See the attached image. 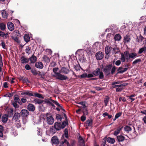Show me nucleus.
Returning a JSON list of instances; mask_svg holds the SVG:
<instances>
[{
  "instance_id": "nucleus-37",
  "label": "nucleus",
  "mask_w": 146,
  "mask_h": 146,
  "mask_svg": "<svg viewBox=\"0 0 146 146\" xmlns=\"http://www.w3.org/2000/svg\"><path fill=\"white\" fill-rule=\"evenodd\" d=\"M124 130L125 131L129 132L131 131V129L130 126H126L124 128Z\"/></svg>"
},
{
  "instance_id": "nucleus-31",
  "label": "nucleus",
  "mask_w": 146,
  "mask_h": 146,
  "mask_svg": "<svg viewBox=\"0 0 146 146\" xmlns=\"http://www.w3.org/2000/svg\"><path fill=\"white\" fill-rule=\"evenodd\" d=\"M109 99L110 98L108 96H107L105 98L104 100V102L105 103V106H107L109 101Z\"/></svg>"
},
{
  "instance_id": "nucleus-8",
  "label": "nucleus",
  "mask_w": 146,
  "mask_h": 146,
  "mask_svg": "<svg viewBox=\"0 0 146 146\" xmlns=\"http://www.w3.org/2000/svg\"><path fill=\"white\" fill-rule=\"evenodd\" d=\"M96 57L97 60H100L103 58L104 55L102 52L100 51L96 54Z\"/></svg>"
},
{
  "instance_id": "nucleus-15",
  "label": "nucleus",
  "mask_w": 146,
  "mask_h": 146,
  "mask_svg": "<svg viewBox=\"0 0 146 146\" xmlns=\"http://www.w3.org/2000/svg\"><path fill=\"white\" fill-rule=\"evenodd\" d=\"M35 66L37 68L42 69L43 67V65L41 62H37L35 64Z\"/></svg>"
},
{
  "instance_id": "nucleus-64",
  "label": "nucleus",
  "mask_w": 146,
  "mask_h": 146,
  "mask_svg": "<svg viewBox=\"0 0 146 146\" xmlns=\"http://www.w3.org/2000/svg\"><path fill=\"white\" fill-rule=\"evenodd\" d=\"M3 87L5 88H7L8 87V84L7 82H5L3 84Z\"/></svg>"
},
{
  "instance_id": "nucleus-14",
  "label": "nucleus",
  "mask_w": 146,
  "mask_h": 146,
  "mask_svg": "<svg viewBox=\"0 0 146 146\" xmlns=\"http://www.w3.org/2000/svg\"><path fill=\"white\" fill-rule=\"evenodd\" d=\"M123 127L122 126H120L118 127L117 129L114 131L113 133L114 135H117L119 133Z\"/></svg>"
},
{
  "instance_id": "nucleus-22",
  "label": "nucleus",
  "mask_w": 146,
  "mask_h": 146,
  "mask_svg": "<svg viewBox=\"0 0 146 146\" xmlns=\"http://www.w3.org/2000/svg\"><path fill=\"white\" fill-rule=\"evenodd\" d=\"M100 72V68H98L93 72L92 73L95 76H97L99 74Z\"/></svg>"
},
{
  "instance_id": "nucleus-5",
  "label": "nucleus",
  "mask_w": 146,
  "mask_h": 146,
  "mask_svg": "<svg viewBox=\"0 0 146 146\" xmlns=\"http://www.w3.org/2000/svg\"><path fill=\"white\" fill-rule=\"evenodd\" d=\"M56 131L54 126H51L50 127L49 130H48L46 132L47 134L49 136H52L55 133Z\"/></svg>"
},
{
  "instance_id": "nucleus-36",
  "label": "nucleus",
  "mask_w": 146,
  "mask_h": 146,
  "mask_svg": "<svg viewBox=\"0 0 146 146\" xmlns=\"http://www.w3.org/2000/svg\"><path fill=\"white\" fill-rule=\"evenodd\" d=\"M82 112L84 115H86L88 114V110L86 107L82 109Z\"/></svg>"
},
{
  "instance_id": "nucleus-43",
  "label": "nucleus",
  "mask_w": 146,
  "mask_h": 146,
  "mask_svg": "<svg viewBox=\"0 0 146 146\" xmlns=\"http://www.w3.org/2000/svg\"><path fill=\"white\" fill-rule=\"evenodd\" d=\"M35 101L36 103L38 104L42 103L43 102V100L38 99H35Z\"/></svg>"
},
{
  "instance_id": "nucleus-13",
  "label": "nucleus",
  "mask_w": 146,
  "mask_h": 146,
  "mask_svg": "<svg viewBox=\"0 0 146 146\" xmlns=\"http://www.w3.org/2000/svg\"><path fill=\"white\" fill-rule=\"evenodd\" d=\"M112 49V48L110 46H106L105 48V52L106 54L107 55L108 54L110 53Z\"/></svg>"
},
{
  "instance_id": "nucleus-44",
  "label": "nucleus",
  "mask_w": 146,
  "mask_h": 146,
  "mask_svg": "<svg viewBox=\"0 0 146 146\" xmlns=\"http://www.w3.org/2000/svg\"><path fill=\"white\" fill-rule=\"evenodd\" d=\"M141 61V60L140 59H137L133 62L132 64L133 66H134L135 64H136L137 63L140 62Z\"/></svg>"
},
{
  "instance_id": "nucleus-16",
  "label": "nucleus",
  "mask_w": 146,
  "mask_h": 146,
  "mask_svg": "<svg viewBox=\"0 0 146 146\" xmlns=\"http://www.w3.org/2000/svg\"><path fill=\"white\" fill-rule=\"evenodd\" d=\"M27 109L30 111H34L35 110V108L33 105L30 104L28 106Z\"/></svg>"
},
{
  "instance_id": "nucleus-39",
  "label": "nucleus",
  "mask_w": 146,
  "mask_h": 146,
  "mask_svg": "<svg viewBox=\"0 0 146 146\" xmlns=\"http://www.w3.org/2000/svg\"><path fill=\"white\" fill-rule=\"evenodd\" d=\"M24 38L26 42H28L29 41L30 37L27 35H25L24 36Z\"/></svg>"
},
{
  "instance_id": "nucleus-9",
  "label": "nucleus",
  "mask_w": 146,
  "mask_h": 146,
  "mask_svg": "<svg viewBox=\"0 0 146 146\" xmlns=\"http://www.w3.org/2000/svg\"><path fill=\"white\" fill-rule=\"evenodd\" d=\"M21 113L22 116L24 117L27 116L29 115V112L28 111L26 110H22Z\"/></svg>"
},
{
  "instance_id": "nucleus-40",
  "label": "nucleus",
  "mask_w": 146,
  "mask_h": 146,
  "mask_svg": "<svg viewBox=\"0 0 146 146\" xmlns=\"http://www.w3.org/2000/svg\"><path fill=\"white\" fill-rule=\"evenodd\" d=\"M34 96L39 98H43V97L42 96V95L41 94H39L38 93H35L34 94Z\"/></svg>"
},
{
  "instance_id": "nucleus-29",
  "label": "nucleus",
  "mask_w": 146,
  "mask_h": 146,
  "mask_svg": "<svg viewBox=\"0 0 146 146\" xmlns=\"http://www.w3.org/2000/svg\"><path fill=\"white\" fill-rule=\"evenodd\" d=\"M66 144L67 146H69V145L68 142L67 141L66 139H64V141H62L61 143V144L60 145V146H64V144Z\"/></svg>"
},
{
  "instance_id": "nucleus-41",
  "label": "nucleus",
  "mask_w": 146,
  "mask_h": 146,
  "mask_svg": "<svg viewBox=\"0 0 146 146\" xmlns=\"http://www.w3.org/2000/svg\"><path fill=\"white\" fill-rule=\"evenodd\" d=\"M92 120L88 119L86 121V123L88 126H91L92 124Z\"/></svg>"
},
{
  "instance_id": "nucleus-28",
  "label": "nucleus",
  "mask_w": 146,
  "mask_h": 146,
  "mask_svg": "<svg viewBox=\"0 0 146 146\" xmlns=\"http://www.w3.org/2000/svg\"><path fill=\"white\" fill-rule=\"evenodd\" d=\"M1 14L2 17L4 18H7L8 15V13H7L5 10H3L2 11Z\"/></svg>"
},
{
  "instance_id": "nucleus-55",
  "label": "nucleus",
  "mask_w": 146,
  "mask_h": 146,
  "mask_svg": "<svg viewBox=\"0 0 146 146\" xmlns=\"http://www.w3.org/2000/svg\"><path fill=\"white\" fill-rule=\"evenodd\" d=\"M52 102L53 103L55 104L56 105H57L59 107H60L61 108H62V107H61V106H60V105L56 101H54V100H52Z\"/></svg>"
},
{
  "instance_id": "nucleus-24",
  "label": "nucleus",
  "mask_w": 146,
  "mask_h": 146,
  "mask_svg": "<svg viewBox=\"0 0 146 146\" xmlns=\"http://www.w3.org/2000/svg\"><path fill=\"white\" fill-rule=\"evenodd\" d=\"M146 51V46L142 47L139 49L138 52V53L141 54L143 52H145Z\"/></svg>"
},
{
  "instance_id": "nucleus-49",
  "label": "nucleus",
  "mask_w": 146,
  "mask_h": 146,
  "mask_svg": "<svg viewBox=\"0 0 146 146\" xmlns=\"http://www.w3.org/2000/svg\"><path fill=\"white\" fill-rule=\"evenodd\" d=\"M99 75V78L100 79H102L104 77L103 73L101 71L100 72V73Z\"/></svg>"
},
{
  "instance_id": "nucleus-42",
  "label": "nucleus",
  "mask_w": 146,
  "mask_h": 146,
  "mask_svg": "<svg viewBox=\"0 0 146 146\" xmlns=\"http://www.w3.org/2000/svg\"><path fill=\"white\" fill-rule=\"evenodd\" d=\"M13 113V110L12 109H10L8 112V114L10 117L12 116Z\"/></svg>"
},
{
  "instance_id": "nucleus-61",
  "label": "nucleus",
  "mask_w": 146,
  "mask_h": 146,
  "mask_svg": "<svg viewBox=\"0 0 146 146\" xmlns=\"http://www.w3.org/2000/svg\"><path fill=\"white\" fill-rule=\"evenodd\" d=\"M16 102H13L12 103V104L13 105L14 107L15 108H17L18 107V106L17 104L16 103Z\"/></svg>"
},
{
  "instance_id": "nucleus-56",
  "label": "nucleus",
  "mask_w": 146,
  "mask_h": 146,
  "mask_svg": "<svg viewBox=\"0 0 146 146\" xmlns=\"http://www.w3.org/2000/svg\"><path fill=\"white\" fill-rule=\"evenodd\" d=\"M124 86V85L123 84H121L120 85H113V88H115L116 87H120L121 86Z\"/></svg>"
},
{
  "instance_id": "nucleus-45",
  "label": "nucleus",
  "mask_w": 146,
  "mask_h": 146,
  "mask_svg": "<svg viewBox=\"0 0 146 146\" xmlns=\"http://www.w3.org/2000/svg\"><path fill=\"white\" fill-rule=\"evenodd\" d=\"M15 126L17 128H19L21 126V123L20 122V121H19L18 122H15Z\"/></svg>"
},
{
  "instance_id": "nucleus-1",
  "label": "nucleus",
  "mask_w": 146,
  "mask_h": 146,
  "mask_svg": "<svg viewBox=\"0 0 146 146\" xmlns=\"http://www.w3.org/2000/svg\"><path fill=\"white\" fill-rule=\"evenodd\" d=\"M58 69V68H53V71L54 74L53 76L56 77L57 79L61 80H64L67 79L68 78L66 76L61 74L60 72H57Z\"/></svg>"
},
{
  "instance_id": "nucleus-57",
  "label": "nucleus",
  "mask_w": 146,
  "mask_h": 146,
  "mask_svg": "<svg viewBox=\"0 0 146 146\" xmlns=\"http://www.w3.org/2000/svg\"><path fill=\"white\" fill-rule=\"evenodd\" d=\"M87 77V73H85L83 74H82L80 76V77L81 78H85Z\"/></svg>"
},
{
  "instance_id": "nucleus-27",
  "label": "nucleus",
  "mask_w": 146,
  "mask_h": 146,
  "mask_svg": "<svg viewBox=\"0 0 146 146\" xmlns=\"http://www.w3.org/2000/svg\"><path fill=\"white\" fill-rule=\"evenodd\" d=\"M30 60L31 63H34L36 61V58L35 56L33 55L30 58Z\"/></svg>"
},
{
  "instance_id": "nucleus-26",
  "label": "nucleus",
  "mask_w": 146,
  "mask_h": 146,
  "mask_svg": "<svg viewBox=\"0 0 146 146\" xmlns=\"http://www.w3.org/2000/svg\"><path fill=\"white\" fill-rule=\"evenodd\" d=\"M107 141L108 143L111 144H113L115 142L114 139L111 137H108L107 138Z\"/></svg>"
},
{
  "instance_id": "nucleus-17",
  "label": "nucleus",
  "mask_w": 146,
  "mask_h": 146,
  "mask_svg": "<svg viewBox=\"0 0 146 146\" xmlns=\"http://www.w3.org/2000/svg\"><path fill=\"white\" fill-rule=\"evenodd\" d=\"M21 60L22 63H26L28 62L29 59L23 56L21 58Z\"/></svg>"
},
{
  "instance_id": "nucleus-38",
  "label": "nucleus",
  "mask_w": 146,
  "mask_h": 146,
  "mask_svg": "<svg viewBox=\"0 0 146 146\" xmlns=\"http://www.w3.org/2000/svg\"><path fill=\"white\" fill-rule=\"evenodd\" d=\"M31 48L29 46H27L25 50L26 53L29 54L31 52Z\"/></svg>"
},
{
  "instance_id": "nucleus-12",
  "label": "nucleus",
  "mask_w": 146,
  "mask_h": 146,
  "mask_svg": "<svg viewBox=\"0 0 146 146\" xmlns=\"http://www.w3.org/2000/svg\"><path fill=\"white\" fill-rule=\"evenodd\" d=\"M51 141L52 144L54 145L56 144L59 143V140L58 137L55 136H54L52 137Z\"/></svg>"
},
{
  "instance_id": "nucleus-25",
  "label": "nucleus",
  "mask_w": 146,
  "mask_h": 146,
  "mask_svg": "<svg viewBox=\"0 0 146 146\" xmlns=\"http://www.w3.org/2000/svg\"><path fill=\"white\" fill-rule=\"evenodd\" d=\"M129 54L130 58L132 59H133L138 57L137 54L135 52H132L129 53Z\"/></svg>"
},
{
  "instance_id": "nucleus-32",
  "label": "nucleus",
  "mask_w": 146,
  "mask_h": 146,
  "mask_svg": "<svg viewBox=\"0 0 146 146\" xmlns=\"http://www.w3.org/2000/svg\"><path fill=\"white\" fill-rule=\"evenodd\" d=\"M6 25L3 23L0 24V29L2 31H4L6 29Z\"/></svg>"
},
{
  "instance_id": "nucleus-54",
  "label": "nucleus",
  "mask_w": 146,
  "mask_h": 146,
  "mask_svg": "<svg viewBox=\"0 0 146 146\" xmlns=\"http://www.w3.org/2000/svg\"><path fill=\"white\" fill-rule=\"evenodd\" d=\"M116 70V67L115 66H114L111 69V73L112 74H113V73L115 72Z\"/></svg>"
},
{
  "instance_id": "nucleus-62",
  "label": "nucleus",
  "mask_w": 146,
  "mask_h": 146,
  "mask_svg": "<svg viewBox=\"0 0 146 146\" xmlns=\"http://www.w3.org/2000/svg\"><path fill=\"white\" fill-rule=\"evenodd\" d=\"M86 119V117L84 115L82 116L81 117V119L82 121H84Z\"/></svg>"
},
{
  "instance_id": "nucleus-47",
  "label": "nucleus",
  "mask_w": 146,
  "mask_h": 146,
  "mask_svg": "<svg viewBox=\"0 0 146 146\" xmlns=\"http://www.w3.org/2000/svg\"><path fill=\"white\" fill-rule=\"evenodd\" d=\"M138 38V42H140L144 40V38L141 36H140Z\"/></svg>"
},
{
  "instance_id": "nucleus-6",
  "label": "nucleus",
  "mask_w": 146,
  "mask_h": 146,
  "mask_svg": "<svg viewBox=\"0 0 146 146\" xmlns=\"http://www.w3.org/2000/svg\"><path fill=\"white\" fill-rule=\"evenodd\" d=\"M112 65L109 64L106 66L104 68L103 71L106 76H108L110 74V70L111 68Z\"/></svg>"
},
{
  "instance_id": "nucleus-10",
  "label": "nucleus",
  "mask_w": 146,
  "mask_h": 146,
  "mask_svg": "<svg viewBox=\"0 0 146 146\" xmlns=\"http://www.w3.org/2000/svg\"><path fill=\"white\" fill-rule=\"evenodd\" d=\"M54 127L57 131L59 130L62 129L61 123L58 122H56L54 123Z\"/></svg>"
},
{
  "instance_id": "nucleus-58",
  "label": "nucleus",
  "mask_w": 146,
  "mask_h": 146,
  "mask_svg": "<svg viewBox=\"0 0 146 146\" xmlns=\"http://www.w3.org/2000/svg\"><path fill=\"white\" fill-rule=\"evenodd\" d=\"M25 68L27 70H29L31 69V67L28 64H26L25 66Z\"/></svg>"
},
{
  "instance_id": "nucleus-20",
  "label": "nucleus",
  "mask_w": 146,
  "mask_h": 146,
  "mask_svg": "<svg viewBox=\"0 0 146 146\" xmlns=\"http://www.w3.org/2000/svg\"><path fill=\"white\" fill-rule=\"evenodd\" d=\"M22 95H27L29 96H34V95L31 92H29V91H26L21 93Z\"/></svg>"
},
{
  "instance_id": "nucleus-52",
  "label": "nucleus",
  "mask_w": 146,
  "mask_h": 146,
  "mask_svg": "<svg viewBox=\"0 0 146 146\" xmlns=\"http://www.w3.org/2000/svg\"><path fill=\"white\" fill-rule=\"evenodd\" d=\"M31 72L35 76L36 75L38 74L37 72L35 70H32Z\"/></svg>"
},
{
  "instance_id": "nucleus-60",
  "label": "nucleus",
  "mask_w": 146,
  "mask_h": 146,
  "mask_svg": "<svg viewBox=\"0 0 146 146\" xmlns=\"http://www.w3.org/2000/svg\"><path fill=\"white\" fill-rule=\"evenodd\" d=\"M121 63V62L120 60H117L115 62V64L117 66H119Z\"/></svg>"
},
{
  "instance_id": "nucleus-21",
  "label": "nucleus",
  "mask_w": 146,
  "mask_h": 146,
  "mask_svg": "<svg viewBox=\"0 0 146 146\" xmlns=\"http://www.w3.org/2000/svg\"><path fill=\"white\" fill-rule=\"evenodd\" d=\"M137 131L139 133V134H142L144 132L143 129L141 127L140 125H138L136 129Z\"/></svg>"
},
{
  "instance_id": "nucleus-51",
  "label": "nucleus",
  "mask_w": 146,
  "mask_h": 146,
  "mask_svg": "<svg viewBox=\"0 0 146 146\" xmlns=\"http://www.w3.org/2000/svg\"><path fill=\"white\" fill-rule=\"evenodd\" d=\"M128 68H126L123 69V70H120L119 72H118V73H121V74H122L125 72L128 69Z\"/></svg>"
},
{
  "instance_id": "nucleus-7",
  "label": "nucleus",
  "mask_w": 146,
  "mask_h": 146,
  "mask_svg": "<svg viewBox=\"0 0 146 146\" xmlns=\"http://www.w3.org/2000/svg\"><path fill=\"white\" fill-rule=\"evenodd\" d=\"M21 116L20 114L18 113H15L13 116V120L15 121V122H18L20 121L19 119Z\"/></svg>"
},
{
  "instance_id": "nucleus-35",
  "label": "nucleus",
  "mask_w": 146,
  "mask_h": 146,
  "mask_svg": "<svg viewBox=\"0 0 146 146\" xmlns=\"http://www.w3.org/2000/svg\"><path fill=\"white\" fill-rule=\"evenodd\" d=\"M46 62H50V60L49 58L47 56L44 55L42 58Z\"/></svg>"
},
{
  "instance_id": "nucleus-33",
  "label": "nucleus",
  "mask_w": 146,
  "mask_h": 146,
  "mask_svg": "<svg viewBox=\"0 0 146 146\" xmlns=\"http://www.w3.org/2000/svg\"><path fill=\"white\" fill-rule=\"evenodd\" d=\"M130 36H129L126 35L125 36L124 38V40L125 42H129L130 40Z\"/></svg>"
},
{
  "instance_id": "nucleus-18",
  "label": "nucleus",
  "mask_w": 146,
  "mask_h": 146,
  "mask_svg": "<svg viewBox=\"0 0 146 146\" xmlns=\"http://www.w3.org/2000/svg\"><path fill=\"white\" fill-rule=\"evenodd\" d=\"M8 116L7 115L5 114L3 115L2 117V121L4 123H6L8 120Z\"/></svg>"
},
{
  "instance_id": "nucleus-23",
  "label": "nucleus",
  "mask_w": 146,
  "mask_h": 146,
  "mask_svg": "<svg viewBox=\"0 0 146 146\" xmlns=\"http://www.w3.org/2000/svg\"><path fill=\"white\" fill-rule=\"evenodd\" d=\"M117 139L119 142H122L125 139V137L123 136L120 135L117 137Z\"/></svg>"
},
{
  "instance_id": "nucleus-3",
  "label": "nucleus",
  "mask_w": 146,
  "mask_h": 146,
  "mask_svg": "<svg viewBox=\"0 0 146 146\" xmlns=\"http://www.w3.org/2000/svg\"><path fill=\"white\" fill-rule=\"evenodd\" d=\"M129 55V53L127 51L125 52L124 54L121 53L120 59L122 62H124L126 60L127 61H128L130 58Z\"/></svg>"
},
{
  "instance_id": "nucleus-11",
  "label": "nucleus",
  "mask_w": 146,
  "mask_h": 146,
  "mask_svg": "<svg viewBox=\"0 0 146 146\" xmlns=\"http://www.w3.org/2000/svg\"><path fill=\"white\" fill-rule=\"evenodd\" d=\"M8 28L10 31H13L14 29V27L13 23L11 22H9L7 24Z\"/></svg>"
},
{
  "instance_id": "nucleus-53",
  "label": "nucleus",
  "mask_w": 146,
  "mask_h": 146,
  "mask_svg": "<svg viewBox=\"0 0 146 146\" xmlns=\"http://www.w3.org/2000/svg\"><path fill=\"white\" fill-rule=\"evenodd\" d=\"M52 100L50 99H45L44 100V102L46 103L50 104L51 103Z\"/></svg>"
},
{
  "instance_id": "nucleus-2",
  "label": "nucleus",
  "mask_w": 146,
  "mask_h": 146,
  "mask_svg": "<svg viewBox=\"0 0 146 146\" xmlns=\"http://www.w3.org/2000/svg\"><path fill=\"white\" fill-rule=\"evenodd\" d=\"M85 51L84 50L79 49L76 52V55L78 56L80 61L82 62H84L86 58L84 57V53Z\"/></svg>"
},
{
  "instance_id": "nucleus-30",
  "label": "nucleus",
  "mask_w": 146,
  "mask_h": 146,
  "mask_svg": "<svg viewBox=\"0 0 146 146\" xmlns=\"http://www.w3.org/2000/svg\"><path fill=\"white\" fill-rule=\"evenodd\" d=\"M121 38V36L118 34L116 35L114 37L115 40L117 41H119Z\"/></svg>"
},
{
  "instance_id": "nucleus-50",
  "label": "nucleus",
  "mask_w": 146,
  "mask_h": 146,
  "mask_svg": "<svg viewBox=\"0 0 146 146\" xmlns=\"http://www.w3.org/2000/svg\"><path fill=\"white\" fill-rule=\"evenodd\" d=\"M14 100L15 102L19 103L20 102V100L19 98L18 97H15L14 98Z\"/></svg>"
},
{
  "instance_id": "nucleus-59",
  "label": "nucleus",
  "mask_w": 146,
  "mask_h": 146,
  "mask_svg": "<svg viewBox=\"0 0 146 146\" xmlns=\"http://www.w3.org/2000/svg\"><path fill=\"white\" fill-rule=\"evenodd\" d=\"M37 135L39 136H41L42 135L41 129H38L37 130Z\"/></svg>"
},
{
  "instance_id": "nucleus-63",
  "label": "nucleus",
  "mask_w": 146,
  "mask_h": 146,
  "mask_svg": "<svg viewBox=\"0 0 146 146\" xmlns=\"http://www.w3.org/2000/svg\"><path fill=\"white\" fill-rule=\"evenodd\" d=\"M123 88H117L116 89V91L117 92H120L122 90Z\"/></svg>"
},
{
  "instance_id": "nucleus-48",
  "label": "nucleus",
  "mask_w": 146,
  "mask_h": 146,
  "mask_svg": "<svg viewBox=\"0 0 146 146\" xmlns=\"http://www.w3.org/2000/svg\"><path fill=\"white\" fill-rule=\"evenodd\" d=\"M78 104L81 105L83 107L82 108V109H83V108H84L86 107L85 103L84 102H80Z\"/></svg>"
},
{
  "instance_id": "nucleus-46",
  "label": "nucleus",
  "mask_w": 146,
  "mask_h": 146,
  "mask_svg": "<svg viewBox=\"0 0 146 146\" xmlns=\"http://www.w3.org/2000/svg\"><path fill=\"white\" fill-rule=\"evenodd\" d=\"M67 122L66 121H63L61 124L62 129L64 128L67 125Z\"/></svg>"
},
{
  "instance_id": "nucleus-34",
  "label": "nucleus",
  "mask_w": 146,
  "mask_h": 146,
  "mask_svg": "<svg viewBox=\"0 0 146 146\" xmlns=\"http://www.w3.org/2000/svg\"><path fill=\"white\" fill-rule=\"evenodd\" d=\"M122 114V113L121 112H119L116 113L115 115V118L113 119V121H115L116 119L121 116Z\"/></svg>"
},
{
  "instance_id": "nucleus-19",
  "label": "nucleus",
  "mask_w": 146,
  "mask_h": 146,
  "mask_svg": "<svg viewBox=\"0 0 146 146\" xmlns=\"http://www.w3.org/2000/svg\"><path fill=\"white\" fill-rule=\"evenodd\" d=\"M61 72L65 74H67L69 72V70L66 68L64 67L62 68L61 70Z\"/></svg>"
},
{
  "instance_id": "nucleus-4",
  "label": "nucleus",
  "mask_w": 146,
  "mask_h": 146,
  "mask_svg": "<svg viewBox=\"0 0 146 146\" xmlns=\"http://www.w3.org/2000/svg\"><path fill=\"white\" fill-rule=\"evenodd\" d=\"M46 121L48 124L49 125H51L54 123V119L52 115L47 113L46 114Z\"/></svg>"
}]
</instances>
